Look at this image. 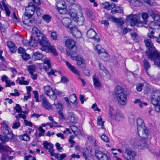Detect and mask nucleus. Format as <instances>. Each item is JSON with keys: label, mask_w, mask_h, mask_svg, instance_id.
Here are the masks:
<instances>
[{"label": "nucleus", "mask_w": 160, "mask_h": 160, "mask_svg": "<svg viewBox=\"0 0 160 160\" xmlns=\"http://www.w3.org/2000/svg\"><path fill=\"white\" fill-rule=\"evenodd\" d=\"M147 50L146 52L148 58L154 61L155 65L160 69V53L158 52L150 39L144 40Z\"/></svg>", "instance_id": "1"}, {"label": "nucleus", "mask_w": 160, "mask_h": 160, "mask_svg": "<svg viewBox=\"0 0 160 160\" xmlns=\"http://www.w3.org/2000/svg\"><path fill=\"white\" fill-rule=\"evenodd\" d=\"M69 14L73 20L77 22L79 25H82L84 22V18L80 6L78 4H72L69 7Z\"/></svg>", "instance_id": "2"}, {"label": "nucleus", "mask_w": 160, "mask_h": 160, "mask_svg": "<svg viewBox=\"0 0 160 160\" xmlns=\"http://www.w3.org/2000/svg\"><path fill=\"white\" fill-rule=\"evenodd\" d=\"M115 92L118 104L121 105L126 104L127 101V96L122 88L120 87H116L115 89Z\"/></svg>", "instance_id": "3"}, {"label": "nucleus", "mask_w": 160, "mask_h": 160, "mask_svg": "<svg viewBox=\"0 0 160 160\" xmlns=\"http://www.w3.org/2000/svg\"><path fill=\"white\" fill-rule=\"evenodd\" d=\"M151 103L155 106L156 111L160 112V91H153L151 96Z\"/></svg>", "instance_id": "4"}, {"label": "nucleus", "mask_w": 160, "mask_h": 160, "mask_svg": "<svg viewBox=\"0 0 160 160\" xmlns=\"http://www.w3.org/2000/svg\"><path fill=\"white\" fill-rule=\"evenodd\" d=\"M108 115L111 119L115 120L118 121L124 118L123 115L119 111L114 109L112 107L110 108Z\"/></svg>", "instance_id": "5"}, {"label": "nucleus", "mask_w": 160, "mask_h": 160, "mask_svg": "<svg viewBox=\"0 0 160 160\" xmlns=\"http://www.w3.org/2000/svg\"><path fill=\"white\" fill-rule=\"evenodd\" d=\"M140 140H137L133 142L132 145L134 148L139 149H144L148 148L147 138H141Z\"/></svg>", "instance_id": "6"}, {"label": "nucleus", "mask_w": 160, "mask_h": 160, "mask_svg": "<svg viewBox=\"0 0 160 160\" xmlns=\"http://www.w3.org/2000/svg\"><path fill=\"white\" fill-rule=\"evenodd\" d=\"M38 41L39 44L42 47L40 49L45 52H48V47L50 46V43L44 35L43 34V36L38 38Z\"/></svg>", "instance_id": "7"}, {"label": "nucleus", "mask_w": 160, "mask_h": 160, "mask_svg": "<svg viewBox=\"0 0 160 160\" xmlns=\"http://www.w3.org/2000/svg\"><path fill=\"white\" fill-rule=\"evenodd\" d=\"M56 6L60 14H64L67 12V5L63 0H58L56 2Z\"/></svg>", "instance_id": "8"}, {"label": "nucleus", "mask_w": 160, "mask_h": 160, "mask_svg": "<svg viewBox=\"0 0 160 160\" xmlns=\"http://www.w3.org/2000/svg\"><path fill=\"white\" fill-rule=\"evenodd\" d=\"M140 18V16L139 14H130L127 16L126 19L128 22L130 23V25L133 26L139 22Z\"/></svg>", "instance_id": "9"}, {"label": "nucleus", "mask_w": 160, "mask_h": 160, "mask_svg": "<svg viewBox=\"0 0 160 160\" xmlns=\"http://www.w3.org/2000/svg\"><path fill=\"white\" fill-rule=\"evenodd\" d=\"M43 88L44 93L51 99L54 100L57 99V96L50 86L49 85L45 86Z\"/></svg>", "instance_id": "10"}, {"label": "nucleus", "mask_w": 160, "mask_h": 160, "mask_svg": "<svg viewBox=\"0 0 160 160\" xmlns=\"http://www.w3.org/2000/svg\"><path fill=\"white\" fill-rule=\"evenodd\" d=\"M67 53L68 56L70 57L72 59L74 60L77 61V64L78 66L85 64V61L82 57L79 56H73L74 54L72 51H71L70 52L67 51Z\"/></svg>", "instance_id": "11"}, {"label": "nucleus", "mask_w": 160, "mask_h": 160, "mask_svg": "<svg viewBox=\"0 0 160 160\" xmlns=\"http://www.w3.org/2000/svg\"><path fill=\"white\" fill-rule=\"evenodd\" d=\"M95 155L98 160H111V158L109 155L99 150L95 151Z\"/></svg>", "instance_id": "12"}, {"label": "nucleus", "mask_w": 160, "mask_h": 160, "mask_svg": "<svg viewBox=\"0 0 160 160\" xmlns=\"http://www.w3.org/2000/svg\"><path fill=\"white\" fill-rule=\"evenodd\" d=\"M137 155V153L136 152L127 149H125L124 156L127 160H135Z\"/></svg>", "instance_id": "13"}, {"label": "nucleus", "mask_w": 160, "mask_h": 160, "mask_svg": "<svg viewBox=\"0 0 160 160\" xmlns=\"http://www.w3.org/2000/svg\"><path fill=\"white\" fill-rule=\"evenodd\" d=\"M138 132L141 138H147L148 136V131L145 125L137 127Z\"/></svg>", "instance_id": "14"}, {"label": "nucleus", "mask_w": 160, "mask_h": 160, "mask_svg": "<svg viewBox=\"0 0 160 160\" xmlns=\"http://www.w3.org/2000/svg\"><path fill=\"white\" fill-rule=\"evenodd\" d=\"M35 8L34 5L32 2L28 3V6L26 7L25 15L28 16H32L34 14Z\"/></svg>", "instance_id": "15"}, {"label": "nucleus", "mask_w": 160, "mask_h": 160, "mask_svg": "<svg viewBox=\"0 0 160 160\" xmlns=\"http://www.w3.org/2000/svg\"><path fill=\"white\" fill-rule=\"evenodd\" d=\"M65 46L67 47L70 49H74V51L72 52V50H71L73 54L76 53L77 51V49L75 46V41L72 39H67L65 42ZM71 51H70L69 52Z\"/></svg>", "instance_id": "16"}, {"label": "nucleus", "mask_w": 160, "mask_h": 160, "mask_svg": "<svg viewBox=\"0 0 160 160\" xmlns=\"http://www.w3.org/2000/svg\"><path fill=\"white\" fill-rule=\"evenodd\" d=\"M40 97L41 101L42 102V105L43 107L47 109H51L52 108L51 105L46 97L43 95H41Z\"/></svg>", "instance_id": "17"}, {"label": "nucleus", "mask_w": 160, "mask_h": 160, "mask_svg": "<svg viewBox=\"0 0 160 160\" xmlns=\"http://www.w3.org/2000/svg\"><path fill=\"white\" fill-rule=\"evenodd\" d=\"M70 29L72 35L76 38H80L81 37V32L78 30L76 26L73 25L70 27Z\"/></svg>", "instance_id": "18"}, {"label": "nucleus", "mask_w": 160, "mask_h": 160, "mask_svg": "<svg viewBox=\"0 0 160 160\" xmlns=\"http://www.w3.org/2000/svg\"><path fill=\"white\" fill-rule=\"evenodd\" d=\"M87 35L89 38H94L97 42H99L100 41V39L98 38V36L97 35L96 33L92 29H90L88 31Z\"/></svg>", "instance_id": "19"}, {"label": "nucleus", "mask_w": 160, "mask_h": 160, "mask_svg": "<svg viewBox=\"0 0 160 160\" xmlns=\"http://www.w3.org/2000/svg\"><path fill=\"white\" fill-rule=\"evenodd\" d=\"M0 150L4 152L2 154L4 153L6 154L10 153L11 154L12 153V155H14L15 154V152L12 150V149L10 147L7 146H3L1 144H0Z\"/></svg>", "instance_id": "20"}, {"label": "nucleus", "mask_w": 160, "mask_h": 160, "mask_svg": "<svg viewBox=\"0 0 160 160\" xmlns=\"http://www.w3.org/2000/svg\"><path fill=\"white\" fill-rule=\"evenodd\" d=\"M32 16H29L24 14L22 17L23 22V23L28 26L31 25L33 22V20L31 18Z\"/></svg>", "instance_id": "21"}, {"label": "nucleus", "mask_w": 160, "mask_h": 160, "mask_svg": "<svg viewBox=\"0 0 160 160\" xmlns=\"http://www.w3.org/2000/svg\"><path fill=\"white\" fill-rule=\"evenodd\" d=\"M68 68L75 75H79V72L75 67L72 65L68 62L66 61L65 62Z\"/></svg>", "instance_id": "22"}, {"label": "nucleus", "mask_w": 160, "mask_h": 160, "mask_svg": "<svg viewBox=\"0 0 160 160\" xmlns=\"http://www.w3.org/2000/svg\"><path fill=\"white\" fill-rule=\"evenodd\" d=\"M2 3L4 8V10L5 11L6 16H9L11 13L10 10L11 8V7L8 4L5 3L4 1L2 2ZM1 8H2V10H3V8H2V5L0 3V9Z\"/></svg>", "instance_id": "23"}, {"label": "nucleus", "mask_w": 160, "mask_h": 160, "mask_svg": "<svg viewBox=\"0 0 160 160\" xmlns=\"http://www.w3.org/2000/svg\"><path fill=\"white\" fill-rule=\"evenodd\" d=\"M62 22L63 25L66 27H68L69 28L70 27L73 26L71 24L72 20L70 18L64 17L62 19Z\"/></svg>", "instance_id": "24"}, {"label": "nucleus", "mask_w": 160, "mask_h": 160, "mask_svg": "<svg viewBox=\"0 0 160 160\" xmlns=\"http://www.w3.org/2000/svg\"><path fill=\"white\" fill-rule=\"evenodd\" d=\"M32 32L33 35L37 37L38 38L40 37H41V36L42 37V36H43V34L36 27H35L32 28Z\"/></svg>", "instance_id": "25"}, {"label": "nucleus", "mask_w": 160, "mask_h": 160, "mask_svg": "<svg viewBox=\"0 0 160 160\" xmlns=\"http://www.w3.org/2000/svg\"><path fill=\"white\" fill-rule=\"evenodd\" d=\"M7 45L10 51L12 53L15 52L17 50V47L15 44L11 41L8 42Z\"/></svg>", "instance_id": "26"}, {"label": "nucleus", "mask_w": 160, "mask_h": 160, "mask_svg": "<svg viewBox=\"0 0 160 160\" xmlns=\"http://www.w3.org/2000/svg\"><path fill=\"white\" fill-rule=\"evenodd\" d=\"M102 7L107 10L112 9L115 7V4L113 3H112L110 4L109 2H106L104 3H102Z\"/></svg>", "instance_id": "27"}, {"label": "nucleus", "mask_w": 160, "mask_h": 160, "mask_svg": "<svg viewBox=\"0 0 160 160\" xmlns=\"http://www.w3.org/2000/svg\"><path fill=\"white\" fill-rule=\"evenodd\" d=\"M101 78L104 80L107 81L111 78V76L110 73L107 70L102 72L100 74Z\"/></svg>", "instance_id": "28"}, {"label": "nucleus", "mask_w": 160, "mask_h": 160, "mask_svg": "<svg viewBox=\"0 0 160 160\" xmlns=\"http://www.w3.org/2000/svg\"><path fill=\"white\" fill-rule=\"evenodd\" d=\"M150 28L155 30H160V24L154 21H152L148 24Z\"/></svg>", "instance_id": "29"}, {"label": "nucleus", "mask_w": 160, "mask_h": 160, "mask_svg": "<svg viewBox=\"0 0 160 160\" xmlns=\"http://www.w3.org/2000/svg\"><path fill=\"white\" fill-rule=\"evenodd\" d=\"M43 57V55L38 52H34L32 56V58L34 61L40 60Z\"/></svg>", "instance_id": "30"}, {"label": "nucleus", "mask_w": 160, "mask_h": 160, "mask_svg": "<svg viewBox=\"0 0 160 160\" xmlns=\"http://www.w3.org/2000/svg\"><path fill=\"white\" fill-rule=\"evenodd\" d=\"M44 63L46 64L47 66H43V68L45 71H47L48 69L51 68V65L50 60L47 58H45L43 61Z\"/></svg>", "instance_id": "31"}, {"label": "nucleus", "mask_w": 160, "mask_h": 160, "mask_svg": "<svg viewBox=\"0 0 160 160\" xmlns=\"http://www.w3.org/2000/svg\"><path fill=\"white\" fill-rule=\"evenodd\" d=\"M129 2L130 4L134 7L141 6L142 5V2L138 0H130Z\"/></svg>", "instance_id": "32"}, {"label": "nucleus", "mask_w": 160, "mask_h": 160, "mask_svg": "<svg viewBox=\"0 0 160 160\" xmlns=\"http://www.w3.org/2000/svg\"><path fill=\"white\" fill-rule=\"evenodd\" d=\"M99 56L100 59L104 62L108 61L109 59L108 54L105 51L104 52H102Z\"/></svg>", "instance_id": "33"}, {"label": "nucleus", "mask_w": 160, "mask_h": 160, "mask_svg": "<svg viewBox=\"0 0 160 160\" xmlns=\"http://www.w3.org/2000/svg\"><path fill=\"white\" fill-rule=\"evenodd\" d=\"M2 132L4 135L8 136V135H11L12 138L13 137L12 133L11 132L10 128H4L2 130Z\"/></svg>", "instance_id": "34"}, {"label": "nucleus", "mask_w": 160, "mask_h": 160, "mask_svg": "<svg viewBox=\"0 0 160 160\" xmlns=\"http://www.w3.org/2000/svg\"><path fill=\"white\" fill-rule=\"evenodd\" d=\"M12 138L11 135H8V136L2 135H0V140L3 142L8 141L9 139Z\"/></svg>", "instance_id": "35"}, {"label": "nucleus", "mask_w": 160, "mask_h": 160, "mask_svg": "<svg viewBox=\"0 0 160 160\" xmlns=\"http://www.w3.org/2000/svg\"><path fill=\"white\" fill-rule=\"evenodd\" d=\"M144 68L146 72H147V74L150 77H151L152 76L151 75H149L148 72V69L150 68L151 67V65L149 62L147 60H144L143 61Z\"/></svg>", "instance_id": "36"}, {"label": "nucleus", "mask_w": 160, "mask_h": 160, "mask_svg": "<svg viewBox=\"0 0 160 160\" xmlns=\"http://www.w3.org/2000/svg\"><path fill=\"white\" fill-rule=\"evenodd\" d=\"M95 49L98 53L99 55H100L102 52H104L105 51V50L102 48L100 45H97L95 47Z\"/></svg>", "instance_id": "37"}, {"label": "nucleus", "mask_w": 160, "mask_h": 160, "mask_svg": "<svg viewBox=\"0 0 160 160\" xmlns=\"http://www.w3.org/2000/svg\"><path fill=\"white\" fill-rule=\"evenodd\" d=\"M27 68L29 73H32L35 71L36 68L35 65H33L27 66Z\"/></svg>", "instance_id": "38"}, {"label": "nucleus", "mask_w": 160, "mask_h": 160, "mask_svg": "<svg viewBox=\"0 0 160 160\" xmlns=\"http://www.w3.org/2000/svg\"><path fill=\"white\" fill-rule=\"evenodd\" d=\"M11 155L10 153L6 154V153L2 154V158L5 160H11L13 159V156H9L10 155Z\"/></svg>", "instance_id": "39"}, {"label": "nucleus", "mask_w": 160, "mask_h": 160, "mask_svg": "<svg viewBox=\"0 0 160 160\" xmlns=\"http://www.w3.org/2000/svg\"><path fill=\"white\" fill-rule=\"evenodd\" d=\"M93 80L94 84L96 87H100L101 85L100 82L98 79L97 78L96 76L94 75L93 76Z\"/></svg>", "instance_id": "40"}, {"label": "nucleus", "mask_w": 160, "mask_h": 160, "mask_svg": "<svg viewBox=\"0 0 160 160\" xmlns=\"http://www.w3.org/2000/svg\"><path fill=\"white\" fill-rule=\"evenodd\" d=\"M37 45V41L34 37H31L30 41V46L32 47H35Z\"/></svg>", "instance_id": "41"}, {"label": "nucleus", "mask_w": 160, "mask_h": 160, "mask_svg": "<svg viewBox=\"0 0 160 160\" xmlns=\"http://www.w3.org/2000/svg\"><path fill=\"white\" fill-rule=\"evenodd\" d=\"M98 124L100 126H102L101 129H102L103 132L105 131V129L103 127L104 122L102 121V119L101 117H98Z\"/></svg>", "instance_id": "42"}, {"label": "nucleus", "mask_w": 160, "mask_h": 160, "mask_svg": "<svg viewBox=\"0 0 160 160\" xmlns=\"http://www.w3.org/2000/svg\"><path fill=\"white\" fill-rule=\"evenodd\" d=\"M20 140L24 141H28L30 139V137L27 134H25L20 136Z\"/></svg>", "instance_id": "43"}, {"label": "nucleus", "mask_w": 160, "mask_h": 160, "mask_svg": "<svg viewBox=\"0 0 160 160\" xmlns=\"http://www.w3.org/2000/svg\"><path fill=\"white\" fill-rule=\"evenodd\" d=\"M134 103H138L139 106V107L141 108H142L143 107V105L144 106H147L148 105V104L146 102H142L140 101V100L139 99H137L134 102Z\"/></svg>", "instance_id": "44"}, {"label": "nucleus", "mask_w": 160, "mask_h": 160, "mask_svg": "<svg viewBox=\"0 0 160 160\" xmlns=\"http://www.w3.org/2000/svg\"><path fill=\"white\" fill-rule=\"evenodd\" d=\"M42 18L44 21L47 23H49L51 21V17L49 15L45 14L42 16Z\"/></svg>", "instance_id": "45"}, {"label": "nucleus", "mask_w": 160, "mask_h": 160, "mask_svg": "<svg viewBox=\"0 0 160 160\" xmlns=\"http://www.w3.org/2000/svg\"><path fill=\"white\" fill-rule=\"evenodd\" d=\"M99 135L101 139L103 141L106 142H109V140L108 138L105 134H103L102 135L99 134Z\"/></svg>", "instance_id": "46"}, {"label": "nucleus", "mask_w": 160, "mask_h": 160, "mask_svg": "<svg viewBox=\"0 0 160 160\" xmlns=\"http://www.w3.org/2000/svg\"><path fill=\"white\" fill-rule=\"evenodd\" d=\"M48 49H49L50 52L55 56L58 55V53L54 47L52 46L48 47Z\"/></svg>", "instance_id": "47"}, {"label": "nucleus", "mask_w": 160, "mask_h": 160, "mask_svg": "<svg viewBox=\"0 0 160 160\" xmlns=\"http://www.w3.org/2000/svg\"><path fill=\"white\" fill-rule=\"evenodd\" d=\"M151 16L154 20L160 22V15L158 14H156L153 12Z\"/></svg>", "instance_id": "48"}, {"label": "nucleus", "mask_w": 160, "mask_h": 160, "mask_svg": "<svg viewBox=\"0 0 160 160\" xmlns=\"http://www.w3.org/2000/svg\"><path fill=\"white\" fill-rule=\"evenodd\" d=\"M70 101L71 102L74 103L76 102L77 100V98L75 94L72 95L69 98Z\"/></svg>", "instance_id": "49"}, {"label": "nucleus", "mask_w": 160, "mask_h": 160, "mask_svg": "<svg viewBox=\"0 0 160 160\" xmlns=\"http://www.w3.org/2000/svg\"><path fill=\"white\" fill-rule=\"evenodd\" d=\"M131 38L135 42H137L138 38V36L136 32L132 33L131 34Z\"/></svg>", "instance_id": "50"}, {"label": "nucleus", "mask_w": 160, "mask_h": 160, "mask_svg": "<svg viewBox=\"0 0 160 160\" xmlns=\"http://www.w3.org/2000/svg\"><path fill=\"white\" fill-rule=\"evenodd\" d=\"M137 127L140 126H143L144 125H145L143 120L140 118H138L137 119Z\"/></svg>", "instance_id": "51"}, {"label": "nucleus", "mask_w": 160, "mask_h": 160, "mask_svg": "<svg viewBox=\"0 0 160 160\" xmlns=\"http://www.w3.org/2000/svg\"><path fill=\"white\" fill-rule=\"evenodd\" d=\"M21 56L23 59L24 60H27L30 58V55L27 53L26 52L22 54Z\"/></svg>", "instance_id": "52"}, {"label": "nucleus", "mask_w": 160, "mask_h": 160, "mask_svg": "<svg viewBox=\"0 0 160 160\" xmlns=\"http://www.w3.org/2000/svg\"><path fill=\"white\" fill-rule=\"evenodd\" d=\"M33 93L34 95V97L35 99V101L37 102H39V96L38 92L37 91H33Z\"/></svg>", "instance_id": "53"}, {"label": "nucleus", "mask_w": 160, "mask_h": 160, "mask_svg": "<svg viewBox=\"0 0 160 160\" xmlns=\"http://www.w3.org/2000/svg\"><path fill=\"white\" fill-rule=\"evenodd\" d=\"M54 104L57 109L60 110H62L63 108L62 104L60 102H58L56 103H54Z\"/></svg>", "instance_id": "54"}, {"label": "nucleus", "mask_w": 160, "mask_h": 160, "mask_svg": "<svg viewBox=\"0 0 160 160\" xmlns=\"http://www.w3.org/2000/svg\"><path fill=\"white\" fill-rule=\"evenodd\" d=\"M154 32L153 31H152L148 33L147 35L148 37L150 39H155L157 41V38L154 35Z\"/></svg>", "instance_id": "55"}, {"label": "nucleus", "mask_w": 160, "mask_h": 160, "mask_svg": "<svg viewBox=\"0 0 160 160\" xmlns=\"http://www.w3.org/2000/svg\"><path fill=\"white\" fill-rule=\"evenodd\" d=\"M50 144L53 145L52 144L49 142H48L47 141H45L43 143V148L45 149L49 150V145Z\"/></svg>", "instance_id": "56"}, {"label": "nucleus", "mask_w": 160, "mask_h": 160, "mask_svg": "<svg viewBox=\"0 0 160 160\" xmlns=\"http://www.w3.org/2000/svg\"><path fill=\"white\" fill-rule=\"evenodd\" d=\"M13 109L16 110V112H22V108L18 104H16V106L13 108Z\"/></svg>", "instance_id": "57"}, {"label": "nucleus", "mask_w": 160, "mask_h": 160, "mask_svg": "<svg viewBox=\"0 0 160 160\" xmlns=\"http://www.w3.org/2000/svg\"><path fill=\"white\" fill-rule=\"evenodd\" d=\"M38 129L40 132L38 135V137H40L41 136H43L45 132V130L42 128V127H40Z\"/></svg>", "instance_id": "58"}, {"label": "nucleus", "mask_w": 160, "mask_h": 160, "mask_svg": "<svg viewBox=\"0 0 160 160\" xmlns=\"http://www.w3.org/2000/svg\"><path fill=\"white\" fill-rule=\"evenodd\" d=\"M49 149L48 150V152H50L51 156H53L55 154L54 149H53V145H50Z\"/></svg>", "instance_id": "59"}, {"label": "nucleus", "mask_w": 160, "mask_h": 160, "mask_svg": "<svg viewBox=\"0 0 160 160\" xmlns=\"http://www.w3.org/2000/svg\"><path fill=\"white\" fill-rule=\"evenodd\" d=\"M20 126V124L18 121H16L14 123L12 128L13 129H17Z\"/></svg>", "instance_id": "60"}, {"label": "nucleus", "mask_w": 160, "mask_h": 160, "mask_svg": "<svg viewBox=\"0 0 160 160\" xmlns=\"http://www.w3.org/2000/svg\"><path fill=\"white\" fill-rule=\"evenodd\" d=\"M143 84L142 83H138L136 85V89L138 92H140L142 89V88L143 86Z\"/></svg>", "instance_id": "61"}, {"label": "nucleus", "mask_w": 160, "mask_h": 160, "mask_svg": "<svg viewBox=\"0 0 160 160\" xmlns=\"http://www.w3.org/2000/svg\"><path fill=\"white\" fill-rule=\"evenodd\" d=\"M6 87H10L11 85L14 86L15 85V83L10 80H8V81H6Z\"/></svg>", "instance_id": "62"}, {"label": "nucleus", "mask_w": 160, "mask_h": 160, "mask_svg": "<svg viewBox=\"0 0 160 160\" xmlns=\"http://www.w3.org/2000/svg\"><path fill=\"white\" fill-rule=\"evenodd\" d=\"M15 117L17 119L16 121H18L19 118H22L23 119H25L26 118V116L24 114H22V113H20L18 114V116H16Z\"/></svg>", "instance_id": "63"}, {"label": "nucleus", "mask_w": 160, "mask_h": 160, "mask_svg": "<svg viewBox=\"0 0 160 160\" xmlns=\"http://www.w3.org/2000/svg\"><path fill=\"white\" fill-rule=\"evenodd\" d=\"M51 37L54 40H56L57 39L58 36L57 35L56 32H53L51 33Z\"/></svg>", "instance_id": "64"}]
</instances>
